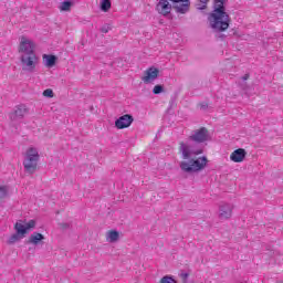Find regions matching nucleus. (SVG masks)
Listing matches in <instances>:
<instances>
[{"mask_svg":"<svg viewBox=\"0 0 283 283\" xmlns=\"http://www.w3.org/2000/svg\"><path fill=\"white\" fill-rule=\"evenodd\" d=\"M132 123H134V117L126 114L115 120V127L117 129H127V127H132Z\"/></svg>","mask_w":283,"mask_h":283,"instance_id":"obj_10","label":"nucleus"},{"mask_svg":"<svg viewBox=\"0 0 283 283\" xmlns=\"http://www.w3.org/2000/svg\"><path fill=\"white\" fill-rule=\"evenodd\" d=\"M209 164V159L207 157H198L187 160H184L180 163V168L182 171H186V174H198V171H202V169H206L207 165Z\"/></svg>","mask_w":283,"mask_h":283,"instance_id":"obj_3","label":"nucleus"},{"mask_svg":"<svg viewBox=\"0 0 283 283\" xmlns=\"http://www.w3.org/2000/svg\"><path fill=\"white\" fill-rule=\"evenodd\" d=\"M189 140H193L195 143H207L209 140V129L206 127H201L189 137Z\"/></svg>","mask_w":283,"mask_h":283,"instance_id":"obj_8","label":"nucleus"},{"mask_svg":"<svg viewBox=\"0 0 283 283\" xmlns=\"http://www.w3.org/2000/svg\"><path fill=\"white\" fill-rule=\"evenodd\" d=\"M4 198H8V187L0 186V202L1 200H4Z\"/></svg>","mask_w":283,"mask_h":283,"instance_id":"obj_21","label":"nucleus"},{"mask_svg":"<svg viewBox=\"0 0 283 283\" xmlns=\"http://www.w3.org/2000/svg\"><path fill=\"white\" fill-rule=\"evenodd\" d=\"M202 153V148L193 150L189 145L185 144V142L179 143V154H181L184 160H189L191 156H200Z\"/></svg>","mask_w":283,"mask_h":283,"instance_id":"obj_7","label":"nucleus"},{"mask_svg":"<svg viewBox=\"0 0 283 283\" xmlns=\"http://www.w3.org/2000/svg\"><path fill=\"white\" fill-rule=\"evenodd\" d=\"M20 63L23 72H34L39 65V56L36 53H27L20 55Z\"/></svg>","mask_w":283,"mask_h":283,"instance_id":"obj_5","label":"nucleus"},{"mask_svg":"<svg viewBox=\"0 0 283 283\" xmlns=\"http://www.w3.org/2000/svg\"><path fill=\"white\" fill-rule=\"evenodd\" d=\"M35 48L36 45L34 44V42L28 39L25 35H22L20 38V44L18 49L20 56L23 54H35Z\"/></svg>","mask_w":283,"mask_h":283,"instance_id":"obj_6","label":"nucleus"},{"mask_svg":"<svg viewBox=\"0 0 283 283\" xmlns=\"http://www.w3.org/2000/svg\"><path fill=\"white\" fill-rule=\"evenodd\" d=\"M165 88L163 87V85H155L153 88V94H163Z\"/></svg>","mask_w":283,"mask_h":283,"instance_id":"obj_24","label":"nucleus"},{"mask_svg":"<svg viewBox=\"0 0 283 283\" xmlns=\"http://www.w3.org/2000/svg\"><path fill=\"white\" fill-rule=\"evenodd\" d=\"M106 238L108 242H118V238H119L118 231L116 230L108 231Z\"/></svg>","mask_w":283,"mask_h":283,"instance_id":"obj_18","label":"nucleus"},{"mask_svg":"<svg viewBox=\"0 0 283 283\" xmlns=\"http://www.w3.org/2000/svg\"><path fill=\"white\" fill-rule=\"evenodd\" d=\"M172 3H179L175 8L177 12L185 14L189 10V0H170Z\"/></svg>","mask_w":283,"mask_h":283,"instance_id":"obj_15","label":"nucleus"},{"mask_svg":"<svg viewBox=\"0 0 283 283\" xmlns=\"http://www.w3.org/2000/svg\"><path fill=\"white\" fill-rule=\"evenodd\" d=\"M202 6L198 4L199 10H205L207 8V3H209V0H199Z\"/></svg>","mask_w":283,"mask_h":283,"instance_id":"obj_25","label":"nucleus"},{"mask_svg":"<svg viewBox=\"0 0 283 283\" xmlns=\"http://www.w3.org/2000/svg\"><path fill=\"white\" fill-rule=\"evenodd\" d=\"M101 10L102 12H109L112 10V0H102Z\"/></svg>","mask_w":283,"mask_h":283,"instance_id":"obj_19","label":"nucleus"},{"mask_svg":"<svg viewBox=\"0 0 283 283\" xmlns=\"http://www.w3.org/2000/svg\"><path fill=\"white\" fill-rule=\"evenodd\" d=\"M43 240H45V237L42 234V233H39V232H33L29 240L27 241L28 244H39L40 242H43Z\"/></svg>","mask_w":283,"mask_h":283,"instance_id":"obj_17","label":"nucleus"},{"mask_svg":"<svg viewBox=\"0 0 283 283\" xmlns=\"http://www.w3.org/2000/svg\"><path fill=\"white\" fill-rule=\"evenodd\" d=\"M244 158H247V150L244 148L235 149L230 155L232 163H244Z\"/></svg>","mask_w":283,"mask_h":283,"instance_id":"obj_12","label":"nucleus"},{"mask_svg":"<svg viewBox=\"0 0 283 283\" xmlns=\"http://www.w3.org/2000/svg\"><path fill=\"white\" fill-rule=\"evenodd\" d=\"M42 63L44 67H54V65H56V55L43 54Z\"/></svg>","mask_w":283,"mask_h":283,"instance_id":"obj_16","label":"nucleus"},{"mask_svg":"<svg viewBox=\"0 0 283 283\" xmlns=\"http://www.w3.org/2000/svg\"><path fill=\"white\" fill-rule=\"evenodd\" d=\"M28 114V107L24 105L17 106L13 113L10 114L12 120H19Z\"/></svg>","mask_w":283,"mask_h":283,"instance_id":"obj_14","label":"nucleus"},{"mask_svg":"<svg viewBox=\"0 0 283 283\" xmlns=\"http://www.w3.org/2000/svg\"><path fill=\"white\" fill-rule=\"evenodd\" d=\"M42 94L46 98H54V91H52L51 88L44 90Z\"/></svg>","mask_w":283,"mask_h":283,"instance_id":"obj_23","label":"nucleus"},{"mask_svg":"<svg viewBox=\"0 0 283 283\" xmlns=\"http://www.w3.org/2000/svg\"><path fill=\"white\" fill-rule=\"evenodd\" d=\"M233 216V208L231 205H222L219 208V219L220 220H229Z\"/></svg>","mask_w":283,"mask_h":283,"instance_id":"obj_13","label":"nucleus"},{"mask_svg":"<svg viewBox=\"0 0 283 283\" xmlns=\"http://www.w3.org/2000/svg\"><path fill=\"white\" fill-rule=\"evenodd\" d=\"M36 227V221L30 220L28 222L19 221L14 224L15 233L12 234L9 239L10 244H14V242H19V240H23L25 235H28L31 229Z\"/></svg>","mask_w":283,"mask_h":283,"instance_id":"obj_2","label":"nucleus"},{"mask_svg":"<svg viewBox=\"0 0 283 283\" xmlns=\"http://www.w3.org/2000/svg\"><path fill=\"white\" fill-rule=\"evenodd\" d=\"M160 74V71L156 66L148 67L144 72V76L142 77L143 83L149 84L154 83L156 78H158V75Z\"/></svg>","mask_w":283,"mask_h":283,"instance_id":"obj_9","label":"nucleus"},{"mask_svg":"<svg viewBox=\"0 0 283 283\" xmlns=\"http://www.w3.org/2000/svg\"><path fill=\"white\" fill-rule=\"evenodd\" d=\"M71 8H72V2L70 1H64L60 6L61 12H70Z\"/></svg>","mask_w":283,"mask_h":283,"instance_id":"obj_20","label":"nucleus"},{"mask_svg":"<svg viewBox=\"0 0 283 283\" xmlns=\"http://www.w3.org/2000/svg\"><path fill=\"white\" fill-rule=\"evenodd\" d=\"M224 1L226 0H213V11L209 17L211 28L219 32L229 30V23H231V18H229L224 9Z\"/></svg>","mask_w":283,"mask_h":283,"instance_id":"obj_1","label":"nucleus"},{"mask_svg":"<svg viewBox=\"0 0 283 283\" xmlns=\"http://www.w3.org/2000/svg\"><path fill=\"white\" fill-rule=\"evenodd\" d=\"M39 158L40 155L36 148L30 147L27 149L23 160L24 171H27V174H34V171L39 169Z\"/></svg>","mask_w":283,"mask_h":283,"instance_id":"obj_4","label":"nucleus"},{"mask_svg":"<svg viewBox=\"0 0 283 283\" xmlns=\"http://www.w3.org/2000/svg\"><path fill=\"white\" fill-rule=\"evenodd\" d=\"M159 283H178L174 277L166 275L160 279Z\"/></svg>","mask_w":283,"mask_h":283,"instance_id":"obj_22","label":"nucleus"},{"mask_svg":"<svg viewBox=\"0 0 283 283\" xmlns=\"http://www.w3.org/2000/svg\"><path fill=\"white\" fill-rule=\"evenodd\" d=\"M171 0H159L157 3L156 10L159 14L167 17L171 12V4L169 3Z\"/></svg>","mask_w":283,"mask_h":283,"instance_id":"obj_11","label":"nucleus"},{"mask_svg":"<svg viewBox=\"0 0 283 283\" xmlns=\"http://www.w3.org/2000/svg\"><path fill=\"white\" fill-rule=\"evenodd\" d=\"M247 78H249V76H245L244 80L247 81Z\"/></svg>","mask_w":283,"mask_h":283,"instance_id":"obj_26","label":"nucleus"}]
</instances>
